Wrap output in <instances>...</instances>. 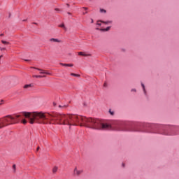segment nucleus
Here are the masks:
<instances>
[{
  "label": "nucleus",
  "instance_id": "aec40b11",
  "mask_svg": "<svg viewBox=\"0 0 179 179\" xmlns=\"http://www.w3.org/2000/svg\"><path fill=\"white\" fill-rule=\"evenodd\" d=\"M1 43L3 44H9V42L6 41H1Z\"/></svg>",
  "mask_w": 179,
  "mask_h": 179
},
{
  "label": "nucleus",
  "instance_id": "f03ea898",
  "mask_svg": "<svg viewBox=\"0 0 179 179\" xmlns=\"http://www.w3.org/2000/svg\"><path fill=\"white\" fill-rule=\"evenodd\" d=\"M11 115H8L5 117L0 119V129L2 128H5V127H8V125H12L13 122L12 119H10Z\"/></svg>",
  "mask_w": 179,
  "mask_h": 179
},
{
  "label": "nucleus",
  "instance_id": "39448f33",
  "mask_svg": "<svg viewBox=\"0 0 179 179\" xmlns=\"http://www.w3.org/2000/svg\"><path fill=\"white\" fill-rule=\"evenodd\" d=\"M50 43H62V41L58 38H52L49 40Z\"/></svg>",
  "mask_w": 179,
  "mask_h": 179
},
{
  "label": "nucleus",
  "instance_id": "6e6552de",
  "mask_svg": "<svg viewBox=\"0 0 179 179\" xmlns=\"http://www.w3.org/2000/svg\"><path fill=\"white\" fill-rule=\"evenodd\" d=\"M78 55H82L83 57H90V54H85L83 52H79Z\"/></svg>",
  "mask_w": 179,
  "mask_h": 179
},
{
  "label": "nucleus",
  "instance_id": "72a5a7b5",
  "mask_svg": "<svg viewBox=\"0 0 179 179\" xmlns=\"http://www.w3.org/2000/svg\"><path fill=\"white\" fill-rule=\"evenodd\" d=\"M26 20H24L23 22H26Z\"/></svg>",
  "mask_w": 179,
  "mask_h": 179
},
{
  "label": "nucleus",
  "instance_id": "f257e3e1",
  "mask_svg": "<svg viewBox=\"0 0 179 179\" xmlns=\"http://www.w3.org/2000/svg\"><path fill=\"white\" fill-rule=\"evenodd\" d=\"M22 117L27 118L29 124H59V125H68L69 128L76 125L87 127V117L74 114L22 112L19 115L10 116V120H13V124H18Z\"/></svg>",
  "mask_w": 179,
  "mask_h": 179
},
{
  "label": "nucleus",
  "instance_id": "2f4dec72",
  "mask_svg": "<svg viewBox=\"0 0 179 179\" xmlns=\"http://www.w3.org/2000/svg\"><path fill=\"white\" fill-rule=\"evenodd\" d=\"M68 15H72V13H68Z\"/></svg>",
  "mask_w": 179,
  "mask_h": 179
},
{
  "label": "nucleus",
  "instance_id": "7ed1b4c3",
  "mask_svg": "<svg viewBox=\"0 0 179 179\" xmlns=\"http://www.w3.org/2000/svg\"><path fill=\"white\" fill-rule=\"evenodd\" d=\"M124 127H125V124H124V122H119L115 127V129L116 131H126L125 129H124Z\"/></svg>",
  "mask_w": 179,
  "mask_h": 179
},
{
  "label": "nucleus",
  "instance_id": "412c9836",
  "mask_svg": "<svg viewBox=\"0 0 179 179\" xmlns=\"http://www.w3.org/2000/svg\"><path fill=\"white\" fill-rule=\"evenodd\" d=\"M109 113L110 115H114V111L111 110V109L109 110Z\"/></svg>",
  "mask_w": 179,
  "mask_h": 179
},
{
  "label": "nucleus",
  "instance_id": "1a4fd4ad",
  "mask_svg": "<svg viewBox=\"0 0 179 179\" xmlns=\"http://www.w3.org/2000/svg\"><path fill=\"white\" fill-rule=\"evenodd\" d=\"M60 65H62V66H73V64H72L60 63Z\"/></svg>",
  "mask_w": 179,
  "mask_h": 179
},
{
  "label": "nucleus",
  "instance_id": "a878e982",
  "mask_svg": "<svg viewBox=\"0 0 179 179\" xmlns=\"http://www.w3.org/2000/svg\"><path fill=\"white\" fill-rule=\"evenodd\" d=\"M83 9H85V10H87V8L86 7H83Z\"/></svg>",
  "mask_w": 179,
  "mask_h": 179
},
{
  "label": "nucleus",
  "instance_id": "f3484780",
  "mask_svg": "<svg viewBox=\"0 0 179 179\" xmlns=\"http://www.w3.org/2000/svg\"><path fill=\"white\" fill-rule=\"evenodd\" d=\"M33 78H45V76H33Z\"/></svg>",
  "mask_w": 179,
  "mask_h": 179
},
{
  "label": "nucleus",
  "instance_id": "0eeeda50",
  "mask_svg": "<svg viewBox=\"0 0 179 179\" xmlns=\"http://www.w3.org/2000/svg\"><path fill=\"white\" fill-rule=\"evenodd\" d=\"M111 29V27H108L106 29H96V30H100V31H108Z\"/></svg>",
  "mask_w": 179,
  "mask_h": 179
},
{
  "label": "nucleus",
  "instance_id": "a211bd4d",
  "mask_svg": "<svg viewBox=\"0 0 179 179\" xmlns=\"http://www.w3.org/2000/svg\"><path fill=\"white\" fill-rule=\"evenodd\" d=\"M28 87H31V85H25L24 89H28Z\"/></svg>",
  "mask_w": 179,
  "mask_h": 179
},
{
  "label": "nucleus",
  "instance_id": "20e7f679",
  "mask_svg": "<svg viewBox=\"0 0 179 179\" xmlns=\"http://www.w3.org/2000/svg\"><path fill=\"white\" fill-rule=\"evenodd\" d=\"M83 173V170L82 169H78V166H76L73 170V176H76L77 177H79L80 174Z\"/></svg>",
  "mask_w": 179,
  "mask_h": 179
},
{
  "label": "nucleus",
  "instance_id": "cd10ccee",
  "mask_svg": "<svg viewBox=\"0 0 179 179\" xmlns=\"http://www.w3.org/2000/svg\"><path fill=\"white\" fill-rule=\"evenodd\" d=\"M24 61H26L27 62H29V59H24Z\"/></svg>",
  "mask_w": 179,
  "mask_h": 179
},
{
  "label": "nucleus",
  "instance_id": "c9c22d12",
  "mask_svg": "<svg viewBox=\"0 0 179 179\" xmlns=\"http://www.w3.org/2000/svg\"><path fill=\"white\" fill-rule=\"evenodd\" d=\"M104 86H106V83L104 84Z\"/></svg>",
  "mask_w": 179,
  "mask_h": 179
},
{
  "label": "nucleus",
  "instance_id": "dca6fc26",
  "mask_svg": "<svg viewBox=\"0 0 179 179\" xmlns=\"http://www.w3.org/2000/svg\"><path fill=\"white\" fill-rule=\"evenodd\" d=\"M22 124H24V125H26V124H27V120H26L25 119H23L22 121H21Z\"/></svg>",
  "mask_w": 179,
  "mask_h": 179
},
{
  "label": "nucleus",
  "instance_id": "9b49d317",
  "mask_svg": "<svg viewBox=\"0 0 179 179\" xmlns=\"http://www.w3.org/2000/svg\"><path fill=\"white\" fill-rule=\"evenodd\" d=\"M57 171H58V167L55 166V167L52 169V173H53L54 174H55V173H57Z\"/></svg>",
  "mask_w": 179,
  "mask_h": 179
},
{
  "label": "nucleus",
  "instance_id": "ddd939ff",
  "mask_svg": "<svg viewBox=\"0 0 179 179\" xmlns=\"http://www.w3.org/2000/svg\"><path fill=\"white\" fill-rule=\"evenodd\" d=\"M71 76H76V77H77V78H80V75L76 74V73H71Z\"/></svg>",
  "mask_w": 179,
  "mask_h": 179
},
{
  "label": "nucleus",
  "instance_id": "5701e85b",
  "mask_svg": "<svg viewBox=\"0 0 179 179\" xmlns=\"http://www.w3.org/2000/svg\"><path fill=\"white\" fill-rule=\"evenodd\" d=\"M131 92H136V89H132V90H131Z\"/></svg>",
  "mask_w": 179,
  "mask_h": 179
},
{
  "label": "nucleus",
  "instance_id": "c85d7f7f",
  "mask_svg": "<svg viewBox=\"0 0 179 179\" xmlns=\"http://www.w3.org/2000/svg\"><path fill=\"white\" fill-rule=\"evenodd\" d=\"M93 22H94L93 19H91V23H93Z\"/></svg>",
  "mask_w": 179,
  "mask_h": 179
},
{
  "label": "nucleus",
  "instance_id": "bb28decb",
  "mask_svg": "<svg viewBox=\"0 0 179 179\" xmlns=\"http://www.w3.org/2000/svg\"><path fill=\"white\" fill-rule=\"evenodd\" d=\"M40 150V147H38L37 149H36L37 152H38V150Z\"/></svg>",
  "mask_w": 179,
  "mask_h": 179
},
{
  "label": "nucleus",
  "instance_id": "4be33fe9",
  "mask_svg": "<svg viewBox=\"0 0 179 179\" xmlns=\"http://www.w3.org/2000/svg\"><path fill=\"white\" fill-rule=\"evenodd\" d=\"M1 51H3L4 50H6L5 48H0Z\"/></svg>",
  "mask_w": 179,
  "mask_h": 179
},
{
  "label": "nucleus",
  "instance_id": "2eb2a0df",
  "mask_svg": "<svg viewBox=\"0 0 179 179\" xmlns=\"http://www.w3.org/2000/svg\"><path fill=\"white\" fill-rule=\"evenodd\" d=\"M100 12H101V13H107V10H104L103 8L100 9Z\"/></svg>",
  "mask_w": 179,
  "mask_h": 179
},
{
  "label": "nucleus",
  "instance_id": "c756f323",
  "mask_svg": "<svg viewBox=\"0 0 179 179\" xmlns=\"http://www.w3.org/2000/svg\"><path fill=\"white\" fill-rule=\"evenodd\" d=\"M2 36H3V34H0V36L2 37Z\"/></svg>",
  "mask_w": 179,
  "mask_h": 179
},
{
  "label": "nucleus",
  "instance_id": "f8f14e48",
  "mask_svg": "<svg viewBox=\"0 0 179 179\" xmlns=\"http://www.w3.org/2000/svg\"><path fill=\"white\" fill-rule=\"evenodd\" d=\"M141 86L143 87V90L145 94H146V89L145 88V84L141 83Z\"/></svg>",
  "mask_w": 179,
  "mask_h": 179
},
{
  "label": "nucleus",
  "instance_id": "6ab92c4d",
  "mask_svg": "<svg viewBox=\"0 0 179 179\" xmlns=\"http://www.w3.org/2000/svg\"><path fill=\"white\" fill-rule=\"evenodd\" d=\"M101 22H103V20L97 21L96 24H97L98 26H101Z\"/></svg>",
  "mask_w": 179,
  "mask_h": 179
},
{
  "label": "nucleus",
  "instance_id": "393cba45",
  "mask_svg": "<svg viewBox=\"0 0 179 179\" xmlns=\"http://www.w3.org/2000/svg\"><path fill=\"white\" fill-rule=\"evenodd\" d=\"M13 169L15 170L16 169V165H13Z\"/></svg>",
  "mask_w": 179,
  "mask_h": 179
},
{
  "label": "nucleus",
  "instance_id": "473e14b6",
  "mask_svg": "<svg viewBox=\"0 0 179 179\" xmlns=\"http://www.w3.org/2000/svg\"><path fill=\"white\" fill-rule=\"evenodd\" d=\"M10 15H11V14H10V13H9V17H10Z\"/></svg>",
  "mask_w": 179,
  "mask_h": 179
},
{
  "label": "nucleus",
  "instance_id": "e433bc0d",
  "mask_svg": "<svg viewBox=\"0 0 179 179\" xmlns=\"http://www.w3.org/2000/svg\"><path fill=\"white\" fill-rule=\"evenodd\" d=\"M59 107H61V106H59Z\"/></svg>",
  "mask_w": 179,
  "mask_h": 179
},
{
  "label": "nucleus",
  "instance_id": "9d476101",
  "mask_svg": "<svg viewBox=\"0 0 179 179\" xmlns=\"http://www.w3.org/2000/svg\"><path fill=\"white\" fill-rule=\"evenodd\" d=\"M101 23H104V24H111V23H113V21H101Z\"/></svg>",
  "mask_w": 179,
  "mask_h": 179
},
{
  "label": "nucleus",
  "instance_id": "7c9ffc66",
  "mask_svg": "<svg viewBox=\"0 0 179 179\" xmlns=\"http://www.w3.org/2000/svg\"><path fill=\"white\" fill-rule=\"evenodd\" d=\"M122 166H123V167H125V164H122Z\"/></svg>",
  "mask_w": 179,
  "mask_h": 179
},
{
  "label": "nucleus",
  "instance_id": "423d86ee",
  "mask_svg": "<svg viewBox=\"0 0 179 179\" xmlns=\"http://www.w3.org/2000/svg\"><path fill=\"white\" fill-rule=\"evenodd\" d=\"M38 71H41L40 73L42 75H51V73H48L44 70H41L40 69H36Z\"/></svg>",
  "mask_w": 179,
  "mask_h": 179
},
{
  "label": "nucleus",
  "instance_id": "4468645a",
  "mask_svg": "<svg viewBox=\"0 0 179 179\" xmlns=\"http://www.w3.org/2000/svg\"><path fill=\"white\" fill-rule=\"evenodd\" d=\"M59 27H62V29H64V30H66V27H65L64 24H61L60 25H59Z\"/></svg>",
  "mask_w": 179,
  "mask_h": 179
},
{
  "label": "nucleus",
  "instance_id": "f704fd0d",
  "mask_svg": "<svg viewBox=\"0 0 179 179\" xmlns=\"http://www.w3.org/2000/svg\"><path fill=\"white\" fill-rule=\"evenodd\" d=\"M67 6H69V4H67Z\"/></svg>",
  "mask_w": 179,
  "mask_h": 179
},
{
  "label": "nucleus",
  "instance_id": "b1692460",
  "mask_svg": "<svg viewBox=\"0 0 179 179\" xmlns=\"http://www.w3.org/2000/svg\"><path fill=\"white\" fill-rule=\"evenodd\" d=\"M55 10L59 11V8H55Z\"/></svg>",
  "mask_w": 179,
  "mask_h": 179
}]
</instances>
